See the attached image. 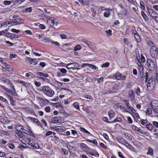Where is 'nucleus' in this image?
<instances>
[{
  "instance_id": "nucleus-63",
  "label": "nucleus",
  "mask_w": 158,
  "mask_h": 158,
  "mask_svg": "<svg viewBox=\"0 0 158 158\" xmlns=\"http://www.w3.org/2000/svg\"><path fill=\"white\" fill-rule=\"evenodd\" d=\"M12 35H13L12 34L10 33H9V32L7 33H6V35L8 37L11 38L12 39H13V38L14 37H13L12 36Z\"/></svg>"
},
{
  "instance_id": "nucleus-41",
  "label": "nucleus",
  "mask_w": 158,
  "mask_h": 158,
  "mask_svg": "<svg viewBox=\"0 0 158 158\" xmlns=\"http://www.w3.org/2000/svg\"><path fill=\"white\" fill-rule=\"evenodd\" d=\"M152 113V110L151 108H148L146 110V115H149L151 114Z\"/></svg>"
},
{
  "instance_id": "nucleus-44",
  "label": "nucleus",
  "mask_w": 158,
  "mask_h": 158,
  "mask_svg": "<svg viewBox=\"0 0 158 158\" xmlns=\"http://www.w3.org/2000/svg\"><path fill=\"white\" fill-rule=\"evenodd\" d=\"M124 134L127 139H131V136L130 134L127 132H125L124 133Z\"/></svg>"
},
{
  "instance_id": "nucleus-56",
  "label": "nucleus",
  "mask_w": 158,
  "mask_h": 158,
  "mask_svg": "<svg viewBox=\"0 0 158 158\" xmlns=\"http://www.w3.org/2000/svg\"><path fill=\"white\" fill-rule=\"evenodd\" d=\"M81 48V46L80 45H77L75 48V51H78L80 50Z\"/></svg>"
},
{
  "instance_id": "nucleus-61",
  "label": "nucleus",
  "mask_w": 158,
  "mask_h": 158,
  "mask_svg": "<svg viewBox=\"0 0 158 158\" xmlns=\"http://www.w3.org/2000/svg\"><path fill=\"white\" fill-rule=\"evenodd\" d=\"M60 80L63 81L64 82H69L70 81V80L69 79L67 78H61L60 79Z\"/></svg>"
},
{
  "instance_id": "nucleus-22",
  "label": "nucleus",
  "mask_w": 158,
  "mask_h": 158,
  "mask_svg": "<svg viewBox=\"0 0 158 158\" xmlns=\"http://www.w3.org/2000/svg\"><path fill=\"white\" fill-rule=\"evenodd\" d=\"M67 147L70 153H73L75 151V149L74 147L72 146L69 144H67Z\"/></svg>"
},
{
  "instance_id": "nucleus-6",
  "label": "nucleus",
  "mask_w": 158,
  "mask_h": 158,
  "mask_svg": "<svg viewBox=\"0 0 158 158\" xmlns=\"http://www.w3.org/2000/svg\"><path fill=\"white\" fill-rule=\"evenodd\" d=\"M67 70L63 68H58L56 72V75L58 77L64 76L66 75Z\"/></svg>"
},
{
  "instance_id": "nucleus-46",
  "label": "nucleus",
  "mask_w": 158,
  "mask_h": 158,
  "mask_svg": "<svg viewBox=\"0 0 158 158\" xmlns=\"http://www.w3.org/2000/svg\"><path fill=\"white\" fill-rule=\"evenodd\" d=\"M123 102H124L125 104L127 107L130 105L129 101L127 100L124 99L123 100Z\"/></svg>"
},
{
  "instance_id": "nucleus-14",
  "label": "nucleus",
  "mask_w": 158,
  "mask_h": 158,
  "mask_svg": "<svg viewBox=\"0 0 158 158\" xmlns=\"http://www.w3.org/2000/svg\"><path fill=\"white\" fill-rule=\"evenodd\" d=\"M149 14L151 15L152 18L156 21L158 22V15L157 14H155L153 12L151 13V11L152 12L153 10H148Z\"/></svg>"
},
{
  "instance_id": "nucleus-35",
  "label": "nucleus",
  "mask_w": 158,
  "mask_h": 158,
  "mask_svg": "<svg viewBox=\"0 0 158 158\" xmlns=\"http://www.w3.org/2000/svg\"><path fill=\"white\" fill-rule=\"evenodd\" d=\"M19 82L20 84L27 87L28 86L30 85L29 83L25 82V81H21V80H19Z\"/></svg>"
},
{
  "instance_id": "nucleus-3",
  "label": "nucleus",
  "mask_w": 158,
  "mask_h": 158,
  "mask_svg": "<svg viewBox=\"0 0 158 158\" xmlns=\"http://www.w3.org/2000/svg\"><path fill=\"white\" fill-rule=\"evenodd\" d=\"M26 143L28 145L35 149H38L39 146L36 141L32 138H27L25 140Z\"/></svg>"
},
{
  "instance_id": "nucleus-37",
  "label": "nucleus",
  "mask_w": 158,
  "mask_h": 158,
  "mask_svg": "<svg viewBox=\"0 0 158 158\" xmlns=\"http://www.w3.org/2000/svg\"><path fill=\"white\" fill-rule=\"evenodd\" d=\"M141 14L143 19L145 21H147L148 20V18L144 11H142Z\"/></svg>"
},
{
  "instance_id": "nucleus-24",
  "label": "nucleus",
  "mask_w": 158,
  "mask_h": 158,
  "mask_svg": "<svg viewBox=\"0 0 158 158\" xmlns=\"http://www.w3.org/2000/svg\"><path fill=\"white\" fill-rule=\"evenodd\" d=\"M40 18L44 21H45L47 19V16L44 13H41L39 15Z\"/></svg>"
},
{
  "instance_id": "nucleus-10",
  "label": "nucleus",
  "mask_w": 158,
  "mask_h": 158,
  "mask_svg": "<svg viewBox=\"0 0 158 158\" xmlns=\"http://www.w3.org/2000/svg\"><path fill=\"white\" fill-rule=\"evenodd\" d=\"M36 75L38 78H42L44 80H47L44 77H47L48 76V75L47 73H44L42 72H37L36 73Z\"/></svg>"
},
{
  "instance_id": "nucleus-39",
  "label": "nucleus",
  "mask_w": 158,
  "mask_h": 158,
  "mask_svg": "<svg viewBox=\"0 0 158 158\" xmlns=\"http://www.w3.org/2000/svg\"><path fill=\"white\" fill-rule=\"evenodd\" d=\"M61 118L59 117H56L54 118L55 122L56 123H62L61 121Z\"/></svg>"
},
{
  "instance_id": "nucleus-54",
  "label": "nucleus",
  "mask_w": 158,
  "mask_h": 158,
  "mask_svg": "<svg viewBox=\"0 0 158 158\" xmlns=\"http://www.w3.org/2000/svg\"><path fill=\"white\" fill-rule=\"evenodd\" d=\"M52 105L56 107H59L61 105V104L59 102L52 103Z\"/></svg>"
},
{
  "instance_id": "nucleus-34",
  "label": "nucleus",
  "mask_w": 158,
  "mask_h": 158,
  "mask_svg": "<svg viewBox=\"0 0 158 158\" xmlns=\"http://www.w3.org/2000/svg\"><path fill=\"white\" fill-rule=\"evenodd\" d=\"M10 23L9 22L6 21L5 22L2 23L1 25V27H6L8 25H10Z\"/></svg>"
},
{
  "instance_id": "nucleus-5",
  "label": "nucleus",
  "mask_w": 158,
  "mask_h": 158,
  "mask_svg": "<svg viewBox=\"0 0 158 158\" xmlns=\"http://www.w3.org/2000/svg\"><path fill=\"white\" fill-rule=\"evenodd\" d=\"M58 23V21L57 19L54 17L49 18L47 21V23L52 27L53 26H57Z\"/></svg>"
},
{
  "instance_id": "nucleus-60",
  "label": "nucleus",
  "mask_w": 158,
  "mask_h": 158,
  "mask_svg": "<svg viewBox=\"0 0 158 158\" xmlns=\"http://www.w3.org/2000/svg\"><path fill=\"white\" fill-rule=\"evenodd\" d=\"M11 3V2L10 1H5L4 2V4L6 5H9Z\"/></svg>"
},
{
  "instance_id": "nucleus-19",
  "label": "nucleus",
  "mask_w": 158,
  "mask_h": 158,
  "mask_svg": "<svg viewBox=\"0 0 158 158\" xmlns=\"http://www.w3.org/2000/svg\"><path fill=\"white\" fill-rule=\"evenodd\" d=\"M151 107L153 111L155 112L156 114H157L156 115V116L158 117V112H157V110H158V106L156 105H154L152 104H152L151 105Z\"/></svg>"
},
{
  "instance_id": "nucleus-36",
  "label": "nucleus",
  "mask_w": 158,
  "mask_h": 158,
  "mask_svg": "<svg viewBox=\"0 0 158 158\" xmlns=\"http://www.w3.org/2000/svg\"><path fill=\"white\" fill-rule=\"evenodd\" d=\"M9 22L10 23V24H11L12 25H16L19 23V22L15 19L11 20Z\"/></svg>"
},
{
  "instance_id": "nucleus-4",
  "label": "nucleus",
  "mask_w": 158,
  "mask_h": 158,
  "mask_svg": "<svg viewBox=\"0 0 158 158\" xmlns=\"http://www.w3.org/2000/svg\"><path fill=\"white\" fill-rule=\"evenodd\" d=\"M147 65L150 71H154L156 67L154 61L151 59H147L146 61Z\"/></svg>"
},
{
  "instance_id": "nucleus-32",
  "label": "nucleus",
  "mask_w": 158,
  "mask_h": 158,
  "mask_svg": "<svg viewBox=\"0 0 158 158\" xmlns=\"http://www.w3.org/2000/svg\"><path fill=\"white\" fill-rule=\"evenodd\" d=\"M155 78L154 77L152 76L149 79L148 83H152L153 84H155Z\"/></svg>"
},
{
  "instance_id": "nucleus-57",
  "label": "nucleus",
  "mask_w": 158,
  "mask_h": 158,
  "mask_svg": "<svg viewBox=\"0 0 158 158\" xmlns=\"http://www.w3.org/2000/svg\"><path fill=\"white\" fill-rule=\"evenodd\" d=\"M122 121V119L120 118H118L114 120L113 121L111 122L112 123H115L117 122H121Z\"/></svg>"
},
{
  "instance_id": "nucleus-8",
  "label": "nucleus",
  "mask_w": 158,
  "mask_h": 158,
  "mask_svg": "<svg viewBox=\"0 0 158 158\" xmlns=\"http://www.w3.org/2000/svg\"><path fill=\"white\" fill-rule=\"evenodd\" d=\"M79 66V64L77 63H71L68 64L65 67L68 69H72L73 70L75 69H79V68H77Z\"/></svg>"
},
{
  "instance_id": "nucleus-53",
  "label": "nucleus",
  "mask_w": 158,
  "mask_h": 158,
  "mask_svg": "<svg viewBox=\"0 0 158 158\" xmlns=\"http://www.w3.org/2000/svg\"><path fill=\"white\" fill-rule=\"evenodd\" d=\"M51 43L52 44H55V45L57 46L58 47L59 46V43L56 41H54L53 40H51L50 41Z\"/></svg>"
},
{
  "instance_id": "nucleus-31",
  "label": "nucleus",
  "mask_w": 158,
  "mask_h": 158,
  "mask_svg": "<svg viewBox=\"0 0 158 158\" xmlns=\"http://www.w3.org/2000/svg\"><path fill=\"white\" fill-rule=\"evenodd\" d=\"M145 126L147 129L150 131H151L152 130V125L150 123L147 124Z\"/></svg>"
},
{
  "instance_id": "nucleus-17",
  "label": "nucleus",
  "mask_w": 158,
  "mask_h": 158,
  "mask_svg": "<svg viewBox=\"0 0 158 158\" xmlns=\"http://www.w3.org/2000/svg\"><path fill=\"white\" fill-rule=\"evenodd\" d=\"M23 130V132L31 136H32L33 137H35V136L32 133L30 127L29 128H27V129H25V130Z\"/></svg>"
},
{
  "instance_id": "nucleus-1",
  "label": "nucleus",
  "mask_w": 158,
  "mask_h": 158,
  "mask_svg": "<svg viewBox=\"0 0 158 158\" xmlns=\"http://www.w3.org/2000/svg\"><path fill=\"white\" fill-rule=\"evenodd\" d=\"M136 57L138 60L137 64L141 77L142 79L145 78L146 79V81H147L148 78V73L147 72H146L145 75L144 76L143 72L144 69L143 64L145 63L146 61L145 58L142 54H141L140 55L139 53L138 54H136Z\"/></svg>"
},
{
  "instance_id": "nucleus-29",
  "label": "nucleus",
  "mask_w": 158,
  "mask_h": 158,
  "mask_svg": "<svg viewBox=\"0 0 158 158\" xmlns=\"http://www.w3.org/2000/svg\"><path fill=\"white\" fill-rule=\"evenodd\" d=\"M108 114L109 118H113L114 116V112L112 110H110L108 112Z\"/></svg>"
},
{
  "instance_id": "nucleus-50",
  "label": "nucleus",
  "mask_w": 158,
  "mask_h": 158,
  "mask_svg": "<svg viewBox=\"0 0 158 158\" xmlns=\"http://www.w3.org/2000/svg\"><path fill=\"white\" fill-rule=\"evenodd\" d=\"M140 8H141V9H142V10H144V4L143 2V1H141L140 2Z\"/></svg>"
},
{
  "instance_id": "nucleus-9",
  "label": "nucleus",
  "mask_w": 158,
  "mask_h": 158,
  "mask_svg": "<svg viewBox=\"0 0 158 158\" xmlns=\"http://www.w3.org/2000/svg\"><path fill=\"white\" fill-rule=\"evenodd\" d=\"M87 153L96 157H98L99 156L98 152L96 150L90 148H88V149L87 150Z\"/></svg>"
},
{
  "instance_id": "nucleus-45",
  "label": "nucleus",
  "mask_w": 158,
  "mask_h": 158,
  "mask_svg": "<svg viewBox=\"0 0 158 158\" xmlns=\"http://www.w3.org/2000/svg\"><path fill=\"white\" fill-rule=\"evenodd\" d=\"M90 10L91 12L92 13V15L93 17H94L96 15V12L94 10L93 8H91L90 9Z\"/></svg>"
},
{
  "instance_id": "nucleus-25",
  "label": "nucleus",
  "mask_w": 158,
  "mask_h": 158,
  "mask_svg": "<svg viewBox=\"0 0 158 158\" xmlns=\"http://www.w3.org/2000/svg\"><path fill=\"white\" fill-rule=\"evenodd\" d=\"M118 141L122 144L123 145V143L126 144V143H127V141L123 139L122 137H119L118 138Z\"/></svg>"
},
{
  "instance_id": "nucleus-27",
  "label": "nucleus",
  "mask_w": 158,
  "mask_h": 158,
  "mask_svg": "<svg viewBox=\"0 0 158 158\" xmlns=\"http://www.w3.org/2000/svg\"><path fill=\"white\" fill-rule=\"evenodd\" d=\"M154 85L155 84H153L152 83H148L147 84V87L148 89L149 90H151L153 89V87H154Z\"/></svg>"
},
{
  "instance_id": "nucleus-28",
  "label": "nucleus",
  "mask_w": 158,
  "mask_h": 158,
  "mask_svg": "<svg viewBox=\"0 0 158 158\" xmlns=\"http://www.w3.org/2000/svg\"><path fill=\"white\" fill-rule=\"evenodd\" d=\"M153 149L151 147H148V151L147 152V154L152 156L153 155Z\"/></svg>"
},
{
  "instance_id": "nucleus-16",
  "label": "nucleus",
  "mask_w": 158,
  "mask_h": 158,
  "mask_svg": "<svg viewBox=\"0 0 158 158\" xmlns=\"http://www.w3.org/2000/svg\"><path fill=\"white\" fill-rule=\"evenodd\" d=\"M26 60L27 62L29 63L30 64H32L33 65H35L37 63L36 59H33L30 57L27 58Z\"/></svg>"
},
{
  "instance_id": "nucleus-42",
  "label": "nucleus",
  "mask_w": 158,
  "mask_h": 158,
  "mask_svg": "<svg viewBox=\"0 0 158 158\" xmlns=\"http://www.w3.org/2000/svg\"><path fill=\"white\" fill-rule=\"evenodd\" d=\"M110 65V63L108 62H107L102 64L101 65V67L102 68H107Z\"/></svg>"
},
{
  "instance_id": "nucleus-48",
  "label": "nucleus",
  "mask_w": 158,
  "mask_h": 158,
  "mask_svg": "<svg viewBox=\"0 0 158 158\" xmlns=\"http://www.w3.org/2000/svg\"><path fill=\"white\" fill-rule=\"evenodd\" d=\"M135 92L136 95L139 96L140 95V93H141L142 92L140 91L139 88L138 87L135 90Z\"/></svg>"
},
{
  "instance_id": "nucleus-64",
  "label": "nucleus",
  "mask_w": 158,
  "mask_h": 158,
  "mask_svg": "<svg viewBox=\"0 0 158 158\" xmlns=\"http://www.w3.org/2000/svg\"><path fill=\"white\" fill-rule=\"evenodd\" d=\"M99 145L101 147L104 148L105 149H106L107 148V147L102 143H100Z\"/></svg>"
},
{
  "instance_id": "nucleus-55",
  "label": "nucleus",
  "mask_w": 158,
  "mask_h": 158,
  "mask_svg": "<svg viewBox=\"0 0 158 158\" xmlns=\"http://www.w3.org/2000/svg\"><path fill=\"white\" fill-rule=\"evenodd\" d=\"M102 120L105 122H106L108 123H112V122H109L108 121V118L107 117H103V118H102Z\"/></svg>"
},
{
  "instance_id": "nucleus-11",
  "label": "nucleus",
  "mask_w": 158,
  "mask_h": 158,
  "mask_svg": "<svg viewBox=\"0 0 158 158\" xmlns=\"http://www.w3.org/2000/svg\"><path fill=\"white\" fill-rule=\"evenodd\" d=\"M15 132L16 133L19 138H21L24 140H26L27 139L25 135L23 133V131H21L20 130H18L15 131Z\"/></svg>"
},
{
  "instance_id": "nucleus-21",
  "label": "nucleus",
  "mask_w": 158,
  "mask_h": 158,
  "mask_svg": "<svg viewBox=\"0 0 158 158\" xmlns=\"http://www.w3.org/2000/svg\"><path fill=\"white\" fill-rule=\"evenodd\" d=\"M135 33H133V35L137 42H139L141 41L140 38L136 31H135Z\"/></svg>"
},
{
  "instance_id": "nucleus-12",
  "label": "nucleus",
  "mask_w": 158,
  "mask_h": 158,
  "mask_svg": "<svg viewBox=\"0 0 158 158\" xmlns=\"http://www.w3.org/2000/svg\"><path fill=\"white\" fill-rule=\"evenodd\" d=\"M116 78L118 80H123L126 79V77L125 75H122L121 73L117 72L114 75Z\"/></svg>"
},
{
  "instance_id": "nucleus-38",
  "label": "nucleus",
  "mask_w": 158,
  "mask_h": 158,
  "mask_svg": "<svg viewBox=\"0 0 158 158\" xmlns=\"http://www.w3.org/2000/svg\"><path fill=\"white\" fill-rule=\"evenodd\" d=\"M15 128L16 129V130H20V129L22 130H25V129L22 126L19 124H17L16 125Z\"/></svg>"
},
{
  "instance_id": "nucleus-49",
  "label": "nucleus",
  "mask_w": 158,
  "mask_h": 158,
  "mask_svg": "<svg viewBox=\"0 0 158 158\" xmlns=\"http://www.w3.org/2000/svg\"><path fill=\"white\" fill-rule=\"evenodd\" d=\"M73 105L78 110L80 109L79 104L78 102H74L73 104Z\"/></svg>"
},
{
  "instance_id": "nucleus-58",
  "label": "nucleus",
  "mask_w": 158,
  "mask_h": 158,
  "mask_svg": "<svg viewBox=\"0 0 158 158\" xmlns=\"http://www.w3.org/2000/svg\"><path fill=\"white\" fill-rule=\"evenodd\" d=\"M106 32L109 36H111L112 35V31L110 30H109L107 31H106Z\"/></svg>"
},
{
  "instance_id": "nucleus-30",
  "label": "nucleus",
  "mask_w": 158,
  "mask_h": 158,
  "mask_svg": "<svg viewBox=\"0 0 158 158\" xmlns=\"http://www.w3.org/2000/svg\"><path fill=\"white\" fill-rule=\"evenodd\" d=\"M72 134L73 136V138H77L78 137V135L77 131L75 130H71Z\"/></svg>"
},
{
  "instance_id": "nucleus-20",
  "label": "nucleus",
  "mask_w": 158,
  "mask_h": 158,
  "mask_svg": "<svg viewBox=\"0 0 158 158\" xmlns=\"http://www.w3.org/2000/svg\"><path fill=\"white\" fill-rule=\"evenodd\" d=\"M129 97L133 100L135 99V95L134 92L133 90H131L128 92Z\"/></svg>"
},
{
  "instance_id": "nucleus-51",
  "label": "nucleus",
  "mask_w": 158,
  "mask_h": 158,
  "mask_svg": "<svg viewBox=\"0 0 158 158\" xmlns=\"http://www.w3.org/2000/svg\"><path fill=\"white\" fill-rule=\"evenodd\" d=\"M81 147L82 148L87 149V150L88 149V148H89L85 144L83 143L81 144Z\"/></svg>"
},
{
  "instance_id": "nucleus-40",
  "label": "nucleus",
  "mask_w": 158,
  "mask_h": 158,
  "mask_svg": "<svg viewBox=\"0 0 158 158\" xmlns=\"http://www.w3.org/2000/svg\"><path fill=\"white\" fill-rule=\"evenodd\" d=\"M133 143L134 145L138 147H140L142 145L141 143L139 141H135Z\"/></svg>"
},
{
  "instance_id": "nucleus-18",
  "label": "nucleus",
  "mask_w": 158,
  "mask_h": 158,
  "mask_svg": "<svg viewBox=\"0 0 158 158\" xmlns=\"http://www.w3.org/2000/svg\"><path fill=\"white\" fill-rule=\"evenodd\" d=\"M123 144V145L130 149L131 150L134 152H136V149L128 143H126V144Z\"/></svg>"
},
{
  "instance_id": "nucleus-13",
  "label": "nucleus",
  "mask_w": 158,
  "mask_h": 158,
  "mask_svg": "<svg viewBox=\"0 0 158 158\" xmlns=\"http://www.w3.org/2000/svg\"><path fill=\"white\" fill-rule=\"evenodd\" d=\"M131 128L133 130H135L136 131L139 132L140 133L142 134H146L147 133V132L146 131H144L143 130L141 129L140 128L137 127L136 126L134 125H132L131 127Z\"/></svg>"
},
{
  "instance_id": "nucleus-15",
  "label": "nucleus",
  "mask_w": 158,
  "mask_h": 158,
  "mask_svg": "<svg viewBox=\"0 0 158 158\" xmlns=\"http://www.w3.org/2000/svg\"><path fill=\"white\" fill-rule=\"evenodd\" d=\"M82 66L83 67H84L85 66H87L89 67L90 68H91L94 70H97V69L98 70V68L95 65H93L92 64H86V63L83 64H82Z\"/></svg>"
},
{
  "instance_id": "nucleus-62",
  "label": "nucleus",
  "mask_w": 158,
  "mask_h": 158,
  "mask_svg": "<svg viewBox=\"0 0 158 158\" xmlns=\"http://www.w3.org/2000/svg\"><path fill=\"white\" fill-rule=\"evenodd\" d=\"M45 110L47 112L49 113L50 111V108L49 106H47L45 107Z\"/></svg>"
},
{
  "instance_id": "nucleus-52",
  "label": "nucleus",
  "mask_w": 158,
  "mask_h": 158,
  "mask_svg": "<svg viewBox=\"0 0 158 158\" xmlns=\"http://www.w3.org/2000/svg\"><path fill=\"white\" fill-rule=\"evenodd\" d=\"M110 14V11H106L104 13V16L106 17H107L109 16Z\"/></svg>"
},
{
  "instance_id": "nucleus-26",
  "label": "nucleus",
  "mask_w": 158,
  "mask_h": 158,
  "mask_svg": "<svg viewBox=\"0 0 158 158\" xmlns=\"http://www.w3.org/2000/svg\"><path fill=\"white\" fill-rule=\"evenodd\" d=\"M32 9L31 7L27 8H26L22 10V12L23 13H28L32 11Z\"/></svg>"
},
{
  "instance_id": "nucleus-33",
  "label": "nucleus",
  "mask_w": 158,
  "mask_h": 158,
  "mask_svg": "<svg viewBox=\"0 0 158 158\" xmlns=\"http://www.w3.org/2000/svg\"><path fill=\"white\" fill-rule=\"evenodd\" d=\"M25 0H15L14 4L17 5H19L25 1Z\"/></svg>"
},
{
  "instance_id": "nucleus-59",
  "label": "nucleus",
  "mask_w": 158,
  "mask_h": 158,
  "mask_svg": "<svg viewBox=\"0 0 158 158\" xmlns=\"http://www.w3.org/2000/svg\"><path fill=\"white\" fill-rule=\"evenodd\" d=\"M147 121L144 119H142L141 120V123L143 125L145 126L147 124Z\"/></svg>"
},
{
  "instance_id": "nucleus-43",
  "label": "nucleus",
  "mask_w": 158,
  "mask_h": 158,
  "mask_svg": "<svg viewBox=\"0 0 158 158\" xmlns=\"http://www.w3.org/2000/svg\"><path fill=\"white\" fill-rule=\"evenodd\" d=\"M80 130L84 133H86L89 134H90V133L89 131L85 129L83 127H81L80 128Z\"/></svg>"
},
{
  "instance_id": "nucleus-2",
  "label": "nucleus",
  "mask_w": 158,
  "mask_h": 158,
  "mask_svg": "<svg viewBox=\"0 0 158 158\" xmlns=\"http://www.w3.org/2000/svg\"><path fill=\"white\" fill-rule=\"evenodd\" d=\"M39 91L50 97H52L55 94L54 91L48 86H44L41 87L39 89Z\"/></svg>"
},
{
  "instance_id": "nucleus-7",
  "label": "nucleus",
  "mask_w": 158,
  "mask_h": 158,
  "mask_svg": "<svg viewBox=\"0 0 158 158\" xmlns=\"http://www.w3.org/2000/svg\"><path fill=\"white\" fill-rule=\"evenodd\" d=\"M150 53L152 56L153 58L156 57L158 55L157 48L155 46H152L150 49Z\"/></svg>"
},
{
  "instance_id": "nucleus-47",
  "label": "nucleus",
  "mask_w": 158,
  "mask_h": 158,
  "mask_svg": "<svg viewBox=\"0 0 158 158\" xmlns=\"http://www.w3.org/2000/svg\"><path fill=\"white\" fill-rule=\"evenodd\" d=\"M34 123H35L38 126H40L41 127H42V125L40 121L36 118L35 121Z\"/></svg>"
},
{
  "instance_id": "nucleus-23",
  "label": "nucleus",
  "mask_w": 158,
  "mask_h": 158,
  "mask_svg": "<svg viewBox=\"0 0 158 158\" xmlns=\"http://www.w3.org/2000/svg\"><path fill=\"white\" fill-rule=\"evenodd\" d=\"M8 98L10 101V103L12 106H15L16 105V102L13 99L12 97L9 95H8Z\"/></svg>"
}]
</instances>
